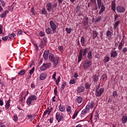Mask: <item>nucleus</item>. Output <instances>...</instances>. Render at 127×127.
<instances>
[{
    "instance_id": "62",
    "label": "nucleus",
    "mask_w": 127,
    "mask_h": 127,
    "mask_svg": "<svg viewBox=\"0 0 127 127\" xmlns=\"http://www.w3.org/2000/svg\"><path fill=\"white\" fill-rule=\"evenodd\" d=\"M2 33V26L1 25H0V34H1Z\"/></svg>"
},
{
    "instance_id": "21",
    "label": "nucleus",
    "mask_w": 127,
    "mask_h": 127,
    "mask_svg": "<svg viewBox=\"0 0 127 127\" xmlns=\"http://www.w3.org/2000/svg\"><path fill=\"white\" fill-rule=\"evenodd\" d=\"M118 56V53L116 51H113L111 53V57H113L115 58L116 56Z\"/></svg>"
},
{
    "instance_id": "49",
    "label": "nucleus",
    "mask_w": 127,
    "mask_h": 127,
    "mask_svg": "<svg viewBox=\"0 0 127 127\" xmlns=\"http://www.w3.org/2000/svg\"><path fill=\"white\" fill-rule=\"evenodd\" d=\"M102 78L104 81H107V75L104 74L102 75Z\"/></svg>"
},
{
    "instance_id": "14",
    "label": "nucleus",
    "mask_w": 127,
    "mask_h": 127,
    "mask_svg": "<svg viewBox=\"0 0 127 127\" xmlns=\"http://www.w3.org/2000/svg\"><path fill=\"white\" fill-rule=\"evenodd\" d=\"M111 8L114 12H116V2L115 1L112 2Z\"/></svg>"
},
{
    "instance_id": "64",
    "label": "nucleus",
    "mask_w": 127,
    "mask_h": 127,
    "mask_svg": "<svg viewBox=\"0 0 127 127\" xmlns=\"http://www.w3.org/2000/svg\"><path fill=\"white\" fill-rule=\"evenodd\" d=\"M127 48H123V50H122V52H127Z\"/></svg>"
},
{
    "instance_id": "41",
    "label": "nucleus",
    "mask_w": 127,
    "mask_h": 127,
    "mask_svg": "<svg viewBox=\"0 0 127 127\" xmlns=\"http://www.w3.org/2000/svg\"><path fill=\"white\" fill-rule=\"evenodd\" d=\"M122 48H123V42H121L119 44L118 49L119 50H122Z\"/></svg>"
},
{
    "instance_id": "32",
    "label": "nucleus",
    "mask_w": 127,
    "mask_h": 127,
    "mask_svg": "<svg viewBox=\"0 0 127 127\" xmlns=\"http://www.w3.org/2000/svg\"><path fill=\"white\" fill-rule=\"evenodd\" d=\"M119 24H120V21H116L114 25V28L116 29L119 26Z\"/></svg>"
},
{
    "instance_id": "47",
    "label": "nucleus",
    "mask_w": 127,
    "mask_h": 127,
    "mask_svg": "<svg viewBox=\"0 0 127 127\" xmlns=\"http://www.w3.org/2000/svg\"><path fill=\"white\" fill-rule=\"evenodd\" d=\"M14 122H17L18 121V117H17V116L14 115V118L13 119Z\"/></svg>"
},
{
    "instance_id": "28",
    "label": "nucleus",
    "mask_w": 127,
    "mask_h": 127,
    "mask_svg": "<svg viewBox=\"0 0 127 127\" xmlns=\"http://www.w3.org/2000/svg\"><path fill=\"white\" fill-rule=\"evenodd\" d=\"M10 100H8L7 101V103H6V105H5L6 110H7V109H8V108H9V107L10 106Z\"/></svg>"
},
{
    "instance_id": "13",
    "label": "nucleus",
    "mask_w": 127,
    "mask_h": 127,
    "mask_svg": "<svg viewBox=\"0 0 127 127\" xmlns=\"http://www.w3.org/2000/svg\"><path fill=\"white\" fill-rule=\"evenodd\" d=\"M105 10H106V7H105V5H104V4H102L101 6V8L99 11V14H100V15L102 14V13L104 12V11H105Z\"/></svg>"
},
{
    "instance_id": "39",
    "label": "nucleus",
    "mask_w": 127,
    "mask_h": 127,
    "mask_svg": "<svg viewBox=\"0 0 127 127\" xmlns=\"http://www.w3.org/2000/svg\"><path fill=\"white\" fill-rule=\"evenodd\" d=\"M79 112H75L72 117V120H74V119H75L76 117H77V116H78V113Z\"/></svg>"
},
{
    "instance_id": "56",
    "label": "nucleus",
    "mask_w": 127,
    "mask_h": 127,
    "mask_svg": "<svg viewBox=\"0 0 127 127\" xmlns=\"http://www.w3.org/2000/svg\"><path fill=\"white\" fill-rule=\"evenodd\" d=\"M53 79L56 80V72H55L53 75Z\"/></svg>"
},
{
    "instance_id": "22",
    "label": "nucleus",
    "mask_w": 127,
    "mask_h": 127,
    "mask_svg": "<svg viewBox=\"0 0 127 127\" xmlns=\"http://www.w3.org/2000/svg\"><path fill=\"white\" fill-rule=\"evenodd\" d=\"M76 102L78 103V104H81V103H82L83 101V98L79 96L76 98Z\"/></svg>"
},
{
    "instance_id": "61",
    "label": "nucleus",
    "mask_w": 127,
    "mask_h": 127,
    "mask_svg": "<svg viewBox=\"0 0 127 127\" xmlns=\"http://www.w3.org/2000/svg\"><path fill=\"white\" fill-rule=\"evenodd\" d=\"M85 88L86 89H90V84H85Z\"/></svg>"
},
{
    "instance_id": "2",
    "label": "nucleus",
    "mask_w": 127,
    "mask_h": 127,
    "mask_svg": "<svg viewBox=\"0 0 127 127\" xmlns=\"http://www.w3.org/2000/svg\"><path fill=\"white\" fill-rule=\"evenodd\" d=\"M37 100V96L35 95H31L29 98L27 99L26 104L28 106L31 105V102L33 101H36Z\"/></svg>"
},
{
    "instance_id": "36",
    "label": "nucleus",
    "mask_w": 127,
    "mask_h": 127,
    "mask_svg": "<svg viewBox=\"0 0 127 127\" xmlns=\"http://www.w3.org/2000/svg\"><path fill=\"white\" fill-rule=\"evenodd\" d=\"M45 66L47 69L48 68H50V66H51V64L49 63H45Z\"/></svg>"
},
{
    "instance_id": "20",
    "label": "nucleus",
    "mask_w": 127,
    "mask_h": 127,
    "mask_svg": "<svg viewBox=\"0 0 127 127\" xmlns=\"http://www.w3.org/2000/svg\"><path fill=\"white\" fill-rule=\"evenodd\" d=\"M80 42L82 46H85V38L83 36L81 37Z\"/></svg>"
},
{
    "instance_id": "50",
    "label": "nucleus",
    "mask_w": 127,
    "mask_h": 127,
    "mask_svg": "<svg viewBox=\"0 0 127 127\" xmlns=\"http://www.w3.org/2000/svg\"><path fill=\"white\" fill-rule=\"evenodd\" d=\"M75 83H76V82L75 81V79H71L70 81H69V84H75Z\"/></svg>"
},
{
    "instance_id": "57",
    "label": "nucleus",
    "mask_w": 127,
    "mask_h": 127,
    "mask_svg": "<svg viewBox=\"0 0 127 127\" xmlns=\"http://www.w3.org/2000/svg\"><path fill=\"white\" fill-rule=\"evenodd\" d=\"M8 38V37H7V36H6L2 38V40H3V41H5V40H6Z\"/></svg>"
},
{
    "instance_id": "24",
    "label": "nucleus",
    "mask_w": 127,
    "mask_h": 127,
    "mask_svg": "<svg viewBox=\"0 0 127 127\" xmlns=\"http://www.w3.org/2000/svg\"><path fill=\"white\" fill-rule=\"evenodd\" d=\"M59 108L61 112H65V107L61 105V104L59 106Z\"/></svg>"
},
{
    "instance_id": "29",
    "label": "nucleus",
    "mask_w": 127,
    "mask_h": 127,
    "mask_svg": "<svg viewBox=\"0 0 127 127\" xmlns=\"http://www.w3.org/2000/svg\"><path fill=\"white\" fill-rule=\"evenodd\" d=\"M95 106H96L95 102H92L89 103V107H90V109H93V108H94Z\"/></svg>"
},
{
    "instance_id": "9",
    "label": "nucleus",
    "mask_w": 127,
    "mask_h": 127,
    "mask_svg": "<svg viewBox=\"0 0 127 127\" xmlns=\"http://www.w3.org/2000/svg\"><path fill=\"white\" fill-rule=\"evenodd\" d=\"M49 54V50H45L43 54V58L45 60H47V59H48Z\"/></svg>"
},
{
    "instance_id": "54",
    "label": "nucleus",
    "mask_w": 127,
    "mask_h": 127,
    "mask_svg": "<svg viewBox=\"0 0 127 127\" xmlns=\"http://www.w3.org/2000/svg\"><path fill=\"white\" fill-rule=\"evenodd\" d=\"M39 35L42 37V36H44V35H45V33L44 32L41 31L40 32Z\"/></svg>"
},
{
    "instance_id": "33",
    "label": "nucleus",
    "mask_w": 127,
    "mask_h": 127,
    "mask_svg": "<svg viewBox=\"0 0 127 127\" xmlns=\"http://www.w3.org/2000/svg\"><path fill=\"white\" fill-rule=\"evenodd\" d=\"M106 36H108V37H109V38H111L112 37V32L108 30L106 32Z\"/></svg>"
},
{
    "instance_id": "17",
    "label": "nucleus",
    "mask_w": 127,
    "mask_h": 127,
    "mask_svg": "<svg viewBox=\"0 0 127 127\" xmlns=\"http://www.w3.org/2000/svg\"><path fill=\"white\" fill-rule=\"evenodd\" d=\"M46 77H47L46 73H42L40 75V80H45Z\"/></svg>"
},
{
    "instance_id": "6",
    "label": "nucleus",
    "mask_w": 127,
    "mask_h": 127,
    "mask_svg": "<svg viewBox=\"0 0 127 127\" xmlns=\"http://www.w3.org/2000/svg\"><path fill=\"white\" fill-rule=\"evenodd\" d=\"M56 118L57 121H58V123H60L62 120H63V116L62 115L60 114V113L57 112L56 115Z\"/></svg>"
},
{
    "instance_id": "10",
    "label": "nucleus",
    "mask_w": 127,
    "mask_h": 127,
    "mask_svg": "<svg viewBox=\"0 0 127 127\" xmlns=\"http://www.w3.org/2000/svg\"><path fill=\"white\" fill-rule=\"evenodd\" d=\"M84 90H85V88H84V86H80L77 87V93L80 94V93H83Z\"/></svg>"
},
{
    "instance_id": "23",
    "label": "nucleus",
    "mask_w": 127,
    "mask_h": 127,
    "mask_svg": "<svg viewBox=\"0 0 127 127\" xmlns=\"http://www.w3.org/2000/svg\"><path fill=\"white\" fill-rule=\"evenodd\" d=\"M87 58L88 60L91 61V59L92 58V51H89L87 54Z\"/></svg>"
},
{
    "instance_id": "59",
    "label": "nucleus",
    "mask_w": 127,
    "mask_h": 127,
    "mask_svg": "<svg viewBox=\"0 0 127 127\" xmlns=\"http://www.w3.org/2000/svg\"><path fill=\"white\" fill-rule=\"evenodd\" d=\"M3 86V82L1 79H0V87H2Z\"/></svg>"
},
{
    "instance_id": "45",
    "label": "nucleus",
    "mask_w": 127,
    "mask_h": 127,
    "mask_svg": "<svg viewBox=\"0 0 127 127\" xmlns=\"http://www.w3.org/2000/svg\"><path fill=\"white\" fill-rule=\"evenodd\" d=\"M109 61H110V58L108 57L105 58V59L104 60V62H105V63H107V62H109Z\"/></svg>"
},
{
    "instance_id": "43",
    "label": "nucleus",
    "mask_w": 127,
    "mask_h": 127,
    "mask_svg": "<svg viewBox=\"0 0 127 127\" xmlns=\"http://www.w3.org/2000/svg\"><path fill=\"white\" fill-rule=\"evenodd\" d=\"M35 68L34 67H33L30 71H29V74L30 75H32V74H33V73L34 72V70H35Z\"/></svg>"
},
{
    "instance_id": "55",
    "label": "nucleus",
    "mask_w": 127,
    "mask_h": 127,
    "mask_svg": "<svg viewBox=\"0 0 127 127\" xmlns=\"http://www.w3.org/2000/svg\"><path fill=\"white\" fill-rule=\"evenodd\" d=\"M117 95H118L117 91H114L113 93V97L115 98L117 96Z\"/></svg>"
},
{
    "instance_id": "53",
    "label": "nucleus",
    "mask_w": 127,
    "mask_h": 127,
    "mask_svg": "<svg viewBox=\"0 0 127 127\" xmlns=\"http://www.w3.org/2000/svg\"><path fill=\"white\" fill-rule=\"evenodd\" d=\"M1 1V3L2 4V6L3 7H4V6H5V3L4 2V1L2 0H0Z\"/></svg>"
},
{
    "instance_id": "40",
    "label": "nucleus",
    "mask_w": 127,
    "mask_h": 127,
    "mask_svg": "<svg viewBox=\"0 0 127 127\" xmlns=\"http://www.w3.org/2000/svg\"><path fill=\"white\" fill-rule=\"evenodd\" d=\"M42 13V14H44L45 15H46V14H47V11H46V9H45V8H43Z\"/></svg>"
},
{
    "instance_id": "34",
    "label": "nucleus",
    "mask_w": 127,
    "mask_h": 127,
    "mask_svg": "<svg viewBox=\"0 0 127 127\" xmlns=\"http://www.w3.org/2000/svg\"><path fill=\"white\" fill-rule=\"evenodd\" d=\"M97 4L98 5V8H101V6L102 5V0H97Z\"/></svg>"
},
{
    "instance_id": "52",
    "label": "nucleus",
    "mask_w": 127,
    "mask_h": 127,
    "mask_svg": "<svg viewBox=\"0 0 127 127\" xmlns=\"http://www.w3.org/2000/svg\"><path fill=\"white\" fill-rule=\"evenodd\" d=\"M59 50H60V51L61 52H63V46H60L59 47Z\"/></svg>"
},
{
    "instance_id": "12",
    "label": "nucleus",
    "mask_w": 127,
    "mask_h": 127,
    "mask_svg": "<svg viewBox=\"0 0 127 127\" xmlns=\"http://www.w3.org/2000/svg\"><path fill=\"white\" fill-rule=\"evenodd\" d=\"M94 83H97L99 81V75L94 74L92 76Z\"/></svg>"
},
{
    "instance_id": "30",
    "label": "nucleus",
    "mask_w": 127,
    "mask_h": 127,
    "mask_svg": "<svg viewBox=\"0 0 127 127\" xmlns=\"http://www.w3.org/2000/svg\"><path fill=\"white\" fill-rule=\"evenodd\" d=\"M45 43H43V41H41L39 45V47H40V48H43V47H44L45 46Z\"/></svg>"
},
{
    "instance_id": "16",
    "label": "nucleus",
    "mask_w": 127,
    "mask_h": 127,
    "mask_svg": "<svg viewBox=\"0 0 127 127\" xmlns=\"http://www.w3.org/2000/svg\"><path fill=\"white\" fill-rule=\"evenodd\" d=\"M7 13H8V10H5L3 12H2L0 16L1 18H3V17H5V15H6V14H7Z\"/></svg>"
},
{
    "instance_id": "48",
    "label": "nucleus",
    "mask_w": 127,
    "mask_h": 127,
    "mask_svg": "<svg viewBox=\"0 0 127 127\" xmlns=\"http://www.w3.org/2000/svg\"><path fill=\"white\" fill-rule=\"evenodd\" d=\"M60 80H61V77H60V76H59L58 79L56 80V83L57 85H58V84H59V82H60Z\"/></svg>"
},
{
    "instance_id": "18",
    "label": "nucleus",
    "mask_w": 127,
    "mask_h": 127,
    "mask_svg": "<svg viewBox=\"0 0 127 127\" xmlns=\"http://www.w3.org/2000/svg\"><path fill=\"white\" fill-rule=\"evenodd\" d=\"M127 122V116H123L122 118V124H126Z\"/></svg>"
},
{
    "instance_id": "4",
    "label": "nucleus",
    "mask_w": 127,
    "mask_h": 127,
    "mask_svg": "<svg viewBox=\"0 0 127 127\" xmlns=\"http://www.w3.org/2000/svg\"><path fill=\"white\" fill-rule=\"evenodd\" d=\"M92 65V61L89 60H85L84 62L83 68L88 69Z\"/></svg>"
},
{
    "instance_id": "38",
    "label": "nucleus",
    "mask_w": 127,
    "mask_h": 127,
    "mask_svg": "<svg viewBox=\"0 0 127 127\" xmlns=\"http://www.w3.org/2000/svg\"><path fill=\"white\" fill-rule=\"evenodd\" d=\"M65 87H66V82H64L62 85L61 90H64V88H65Z\"/></svg>"
},
{
    "instance_id": "44",
    "label": "nucleus",
    "mask_w": 127,
    "mask_h": 127,
    "mask_svg": "<svg viewBox=\"0 0 127 127\" xmlns=\"http://www.w3.org/2000/svg\"><path fill=\"white\" fill-rule=\"evenodd\" d=\"M87 112H88V111H87L86 109H83L82 111H81V114L82 115H86V114H87Z\"/></svg>"
},
{
    "instance_id": "3",
    "label": "nucleus",
    "mask_w": 127,
    "mask_h": 127,
    "mask_svg": "<svg viewBox=\"0 0 127 127\" xmlns=\"http://www.w3.org/2000/svg\"><path fill=\"white\" fill-rule=\"evenodd\" d=\"M49 59L51 61H52L54 63V65L56 66H57V64H58L59 59L57 58H54V55L53 54H50L49 56Z\"/></svg>"
},
{
    "instance_id": "58",
    "label": "nucleus",
    "mask_w": 127,
    "mask_h": 127,
    "mask_svg": "<svg viewBox=\"0 0 127 127\" xmlns=\"http://www.w3.org/2000/svg\"><path fill=\"white\" fill-rule=\"evenodd\" d=\"M100 89V85H97L95 86V91L99 90Z\"/></svg>"
},
{
    "instance_id": "60",
    "label": "nucleus",
    "mask_w": 127,
    "mask_h": 127,
    "mask_svg": "<svg viewBox=\"0 0 127 127\" xmlns=\"http://www.w3.org/2000/svg\"><path fill=\"white\" fill-rule=\"evenodd\" d=\"M118 17H119V15H114V21H117V19H118Z\"/></svg>"
},
{
    "instance_id": "31",
    "label": "nucleus",
    "mask_w": 127,
    "mask_h": 127,
    "mask_svg": "<svg viewBox=\"0 0 127 127\" xmlns=\"http://www.w3.org/2000/svg\"><path fill=\"white\" fill-rule=\"evenodd\" d=\"M46 69L47 68L45 66V64L44 63L40 67V70H41V71H45V70H46Z\"/></svg>"
},
{
    "instance_id": "37",
    "label": "nucleus",
    "mask_w": 127,
    "mask_h": 127,
    "mask_svg": "<svg viewBox=\"0 0 127 127\" xmlns=\"http://www.w3.org/2000/svg\"><path fill=\"white\" fill-rule=\"evenodd\" d=\"M46 32L48 34H50L51 33V28H48L46 29Z\"/></svg>"
},
{
    "instance_id": "63",
    "label": "nucleus",
    "mask_w": 127,
    "mask_h": 127,
    "mask_svg": "<svg viewBox=\"0 0 127 127\" xmlns=\"http://www.w3.org/2000/svg\"><path fill=\"white\" fill-rule=\"evenodd\" d=\"M18 34H21V35H22V31L19 30L17 33V35H18Z\"/></svg>"
},
{
    "instance_id": "35",
    "label": "nucleus",
    "mask_w": 127,
    "mask_h": 127,
    "mask_svg": "<svg viewBox=\"0 0 127 127\" xmlns=\"http://www.w3.org/2000/svg\"><path fill=\"white\" fill-rule=\"evenodd\" d=\"M72 30H73V29H72L71 28H65V31H66L68 34L71 33V31H72Z\"/></svg>"
},
{
    "instance_id": "11",
    "label": "nucleus",
    "mask_w": 127,
    "mask_h": 127,
    "mask_svg": "<svg viewBox=\"0 0 127 127\" xmlns=\"http://www.w3.org/2000/svg\"><path fill=\"white\" fill-rule=\"evenodd\" d=\"M46 8L48 11H51L52 9V3L51 2H49L46 4Z\"/></svg>"
},
{
    "instance_id": "51",
    "label": "nucleus",
    "mask_w": 127,
    "mask_h": 127,
    "mask_svg": "<svg viewBox=\"0 0 127 127\" xmlns=\"http://www.w3.org/2000/svg\"><path fill=\"white\" fill-rule=\"evenodd\" d=\"M42 41H43V42L45 43V44H46V41H47V38L46 37L43 38Z\"/></svg>"
},
{
    "instance_id": "25",
    "label": "nucleus",
    "mask_w": 127,
    "mask_h": 127,
    "mask_svg": "<svg viewBox=\"0 0 127 127\" xmlns=\"http://www.w3.org/2000/svg\"><path fill=\"white\" fill-rule=\"evenodd\" d=\"M66 112L67 113H70V114H72V108H71V106H67L66 107Z\"/></svg>"
},
{
    "instance_id": "5",
    "label": "nucleus",
    "mask_w": 127,
    "mask_h": 127,
    "mask_svg": "<svg viewBox=\"0 0 127 127\" xmlns=\"http://www.w3.org/2000/svg\"><path fill=\"white\" fill-rule=\"evenodd\" d=\"M50 25L53 31V33H55V30H56V29L57 28V26L54 24V21L51 20L50 21Z\"/></svg>"
},
{
    "instance_id": "42",
    "label": "nucleus",
    "mask_w": 127,
    "mask_h": 127,
    "mask_svg": "<svg viewBox=\"0 0 127 127\" xmlns=\"http://www.w3.org/2000/svg\"><path fill=\"white\" fill-rule=\"evenodd\" d=\"M101 19H102V17H101V16H99L95 20V22H99Z\"/></svg>"
},
{
    "instance_id": "46",
    "label": "nucleus",
    "mask_w": 127,
    "mask_h": 127,
    "mask_svg": "<svg viewBox=\"0 0 127 127\" xmlns=\"http://www.w3.org/2000/svg\"><path fill=\"white\" fill-rule=\"evenodd\" d=\"M90 109H91V107H90V105H87L85 107V109L84 110H86L88 112H89Z\"/></svg>"
},
{
    "instance_id": "19",
    "label": "nucleus",
    "mask_w": 127,
    "mask_h": 127,
    "mask_svg": "<svg viewBox=\"0 0 127 127\" xmlns=\"http://www.w3.org/2000/svg\"><path fill=\"white\" fill-rule=\"evenodd\" d=\"M98 36V32L96 31H93L92 33V38L93 39H96V37Z\"/></svg>"
},
{
    "instance_id": "27",
    "label": "nucleus",
    "mask_w": 127,
    "mask_h": 127,
    "mask_svg": "<svg viewBox=\"0 0 127 127\" xmlns=\"http://www.w3.org/2000/svg\"><path fill=\"white\" fill-rule=\"evenodd\" d=\"M84 24H85V25H87V24H88V17H84Z\"/></svg>"
},
{
    "instance_id": "8",
    "label": "nucleus",
    "mask_w": 127,
    "mask_h": 127,
    "mask_svg": "<svg viewBox=\"0 0 127 127\" xmlns=\"http://www.w3.org/2000/svg\"><path fill=\"white\" fill-rule=\"evenodd\" d=\"M116 9L117 11L120 13H123V12L126 11V9H125L124 7L121 6H117Z\"/></svg>"
},
{
    "instance_id": "15",
    "label": "nucleus",
    "mask_w": 127,
    "mask_h": 127,
    "mask_svg": "<svg viewBox=\"0 0 127 127\" xmlns=\"http://www.w3.org/2000/svg\"><path fill=\"white\" fill-rule=\"evenodd\" d=\"M9 38H10V40H12L14 39V37L16 36V35L14 34V33H12L11 34H9L8 35Z\"/></svg>"
},
{
    "instance_id": "26",
    "label": "nucleus",
    "mask_w": 127,
    "mask_h": 127,
    "mask_svg": "<svg viewBox=\"0 0 127 127\" xmlns=\"http://www.w3.org/2000/svg\"><path fill=\"white\" fill-rule=\"evenodd\" d=\"M25 74V69H22L20 70L18 73V75H20L21 76H23Z\"/></svg>"
},
{
    "instance_id": "7",
    "label": "nucleus",
    "mask_w": 127,
    "mask_h": 127,
    "mask_svg": "<svg viewBox=\"0 0 127 127\" xmlns=\"http://www.w3.org/2000/svg\"><path fill=\"white\" fill-rule=\"evenodd\" d=\"M97 97H100L104 93V88H101L98 90L95 91Z\"/></svg>"
},
{
    "instance_id": "1",
    "label": "nucleus",
    "mask_w": 127,
    "mask_h": 127,
    "mask_svg": "<svg viewBox=\"0 0 127 127\" xmlns=\"http://www.w3.org/2000/svg\"><path fill=\"white\" fill-rule=\"evenodd\" d=\"M87 52H88V48L80 49L79 53V56L78 57V62H80L82 60V57H85L87 55Z\"/></svg>"
}]
</instances>
